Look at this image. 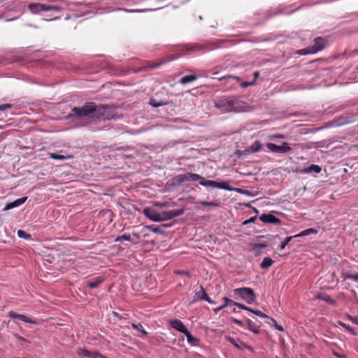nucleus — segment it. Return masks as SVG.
Masks as SVG:
<instances>
[{"label": "nucleus", "mask_w": 358, "mask_h": 358, "mask_svg": "<svg viewBox=\"0 0 358 358\" xmlns=\"http://www.w3.org/2000/svg\"><path fill=\"white\" fill-rule=\"evenodd\" d=\"M66 118L73 120L78 127H85L94 130L92 127L93 124L105 120H118L120 116L116 114L113 107L96 106L90 102L81 107L73 108Z\"/></svg>", "instance_id": "obj_1"}, {"label": "nucleus", "mask_w": 358, "mask_h": 358, "mask_svg": "<svg viewBox=\"0 0 358 358\" xmlns=\"http://www.w3.org/2000/svg\"><path fill=\"white\" fill-rule=\"evenodd\" d=\"M199 181V185L207 187H212V188H218L222 189H225L228 191H232V187H230L228 185L227 182L222 181V182H217L215 180H206L203 177L201 176L193 173H186L185 174H180L176 176L173 178V182L176 185H181L184 182L187 181Z\"/></svg>", "instance_id": "obj_2"}, {"label": "nucleus", "mask_w": 358, "mask_h": 358, "mask_svg": "<svg viewBox=\"0 0 358 358\" xmlns=\"http://www.w3.org/2000/svg\"><path fill=\"white\" fill-rule=\"evenodd\" d=\"M215 107L222 112L240 113L247 110V103L235 98H222L215 101Z\"/></svg>", "instance_id": "obj_3"}, {"label": "nucleus", "mask_w": 358, "mask_h": 358, "mask_svg": "<svg viewBox=\"0 0 358 358\" xmlns=\"http://www.w3.org/2000/svg\"><path fill=\"white\" fill-rule=\"evenodd\" d=\"M232 296L236 299H242L247 303L252 304L257 300V295L254 290L250 287H241L232 291Z\"/></svg>", "instance_id": "obj_4"}, {"label": "nucleus", "mask_w": 358, "mask_h": 358, "mask_svg": "<svg viewBox=\"0 0 358 358\" xmlns=\"http://www.w3.org/2000/svg\"><path fill=\"white\" fill-rule=\"evenodd\" d=\"M28 9L34 14H39L41 12L57 11L60 12L62 8L57 6L45 5L40 3H31L28 5Z\"/></svg>", "instance_id": "obj_5"}, {"label": "nucleus", "mask_w": 358, "mask_h": 358, "mask_svg": "<svg viewBox=\"0 0 358 358\" xmlns=\"http://www.w3.org/2000/svg\"><path fill=\"white\" fill-rule=\"evenodd\" d=\"M325 43V41L322 38H315L314 40V45L312 47L299 50L298 52L299 55H303L316 53L324 48Z\"/></svg>", "instance_id": "obj_6"}, {"label": "nucleus", "mask_w": 358, "mask_h": 358, "mask_svg": "<svg viewBox=\"0 0 358 358\" xmlns=\"http://www.w3.org/2000/svg\"><path fill=\"white\" fill-rule=\"evenodd\" d=\"M144 215L152 222H163L165 221L164 211L159 213L152 208H145L143 210Z\"/></svg>", "instance_id": "obj_7"}, {"label": "nucleus", "mask_w": 358, "mask_h": 358, "mask_svg": "<svg viewBox=\"0 0 358 358\" xmlns=\"http://www.w3.org/2000/svg\"><path fill=\"white\" fill-rule=\"evenodd\" d=\"M267 148L274 153L285 154L291 150V148L289 144L284 142L282 145H278L272 143H268L266 144Z\"/></svg>", "instance_id": "obj_8"}, {"label": "nucleus", "mask_w": 358, "mask_h": 358, "mask_svg": "<svg viewBox=\"0 0 358 358\" xmlns=\"http://www.w3.org/2000/svg\"><path fill=\"white\" fill-rule=\"evenodd\" d=\"M170 325L172 328L176 329L177 331L182 333L186 334V332L188 331L187 327L185 326V324L182 323V321L178 319L172 320L169 322Z\"/></svg>", "instance_id": "obj_9"}, {"label": "nucleus", "mask_w": 358, "mask_h": 358, "mask_svg": "<svg viewBox=\"0 0 358 358\" xmlns=\"http://www.w3.org/2000/svg\"><path fill=\"white\" fill-rule=\"evenodd\" d=\"M259 220L264 223L279 224L280 220L271 214H262L259 217Z\"/></svg>", "instance_id": "obj_10"}, {"label": "nucleus", "mask_w": 358, "mask_h": 358, "mask_svg": "<svg viewBox=\"0 0 358 358\" xmlns=\"http://www.w3.org/2000/svg\"><path fill=\"white\" fill-rule=\"evenodd\" d=\"M8 316L11 318L19 319L20 320L23 321L26 323L36 324V322L34 320L31 319L30 317H27L25 315L18 314L15 312L10 311L8 313Z\"/></svg>", "instance_id": "obj_11"}, {"label": "nucleus", "mask_w": 358, "mask_h": 358, "mask_svg": "<svg viewBox=\"0 0 358 358\" xmlns=\"http://www.w3.org/2000/svg\"><path fill=\"white\" fill-rule=\"evenodd\" d=\"M27 199V196H24L20 199H17L10 203H7L3 208V210H8L10 209L18 207L22 205Z\"/></svg>", "instance_id": "obj_12"}, {"label": "nucleus", "mask_w": 358, "mask_h": 358, "mask_svg": "<svg viewBox=\"0 0 358 358\" xmlns=\"http://www.w3.org/2000/svg\"><path fill=\"white\" fill-rule=\"evenodd\" d=\"M184 210L182 209H176V210H171L169 211H164V215L165 221L169 220L171 219H173L174 217L180 216L183 215Z\"/></svg>", "instance_id": "obj_13"}, {"label": "nucleus", "mask_w": 358, "mask_h": 358, "mask_svg": "<svg viewBox=\"0 0 358 358\" xmlns=\"http://www.w3.org/2000/svg\"><path fill=\"white\" fill-rule=\"evenodd\" d=\"M77 353H78V355H79L80 356L90 357V358H99V357H101V355H100L99 353H98L96 352L89 351V350H83V349H78L77 350Z\"/></svg>", "instance_id": "obj_14"}, {"label": "nucleus", "mask_w": 358, "mask_h": 358, "mask_svg": "<svg viewBox=\"0 0 358 358\" xmlns=\"http://www.w3.org/2000/svg\"><path fill=\"white\" fill-rule=\"evenodd\" d=\"M321 171H322V169L320 166L315 165V164H312L308 167L303 168V169H301L300 171V172L301 173H310L313 172L319 173L321 172Z\"/></svg>", "instance_id": "obj_15"}, {"label": "nucleus", "mask_w": 358, "mask_h": 358, "mask_svg": "<svg viewBox=\"0 0 358 358\" xmlns=\"http://www.w3.org/2000/svg\"><path fill=\"white\" fill-rule=\"evenodd\" d=\"M261 148L262 143L259 141H256L247 150H245V152H257L260 150Z\"/></svg>", "instance_id": "obj_16"}, {"label": "nucleus", "mask_w": 358, "mask_h": 358, "mask_svg": "<svg viewBox=\"0 0 358 358\" xmlns=\"http://www.w3.org/2000/svg\"><path fill=\"white\" fill-rule=\"evenodd\" d=\"M103 278L102 277H96L87 282V286L91 289L97 287L102 282Z\"/></svg>", "instance_id": "obj_17"}, {"label": "nucleus", "mask_w": 358, "mask_h": 358, "mask_svg": "<svg viewBox=\"0 0 358 358\" xmlns=\"http://www.w3.org/2000/svg\"><path fill=\"white\" fill-rule=\"evenodd\" d=\"M131 327H133V329H136V331H138V332L141 333V334L137 335L139 337H143L148 334V332L145 330V329L143 328L142 324L140 323H138V324L132 323Z\"/></svg>", "instance_id": "obj_18"}, {"label": "nucleus", "mask_w": 358, "mask_h": 358, "mask_svg": "<svg viewBox=\"0 0 358 358\" xmlns=\"http://www.w3.org/2000/svg\"><path fill=\"white\" fill-rule=\"evenodd\" d=\"M197 78H198V76L196 75H189V76H185L182 77L180 80L179 82L182 85H186L189 83L196 80Z\"/></svg>", "instance_id": "obj_19"}, {"label": "nucleus", "mask_w": 358, "mask_h": 358, "mask_svg": "<svg viewBox=\"0 0 358 358\" xmlns=\"http://www.w3.org/2000/svg\"><path fill=\"white\" fill-rule=\"evenodd\" d=\"M274 261L270 257H264L260 264V268L262 269H266L272 266Z\"/></svg>", "instance_id": "obj_20"}, {"label": "nucleus", "mask_w": 358, "mask_h": 358, "mask_svg": "<svg viewBox=\"0 0 358 358\" xmlns=\"http://www.w3.org/2000/svg\"><path fill=\"white\" fill-rule=\"evenodd\" d=\"M245 328L249 329L250 331H251L252 332H253L255 334H259V329L257 327L253 325L252 322L250 319L246 320Z\"/></svg>", "instance_id": "obj_21"}, {"label": "nucleus", "mask_w": 358, "mask_h": 358, "mask_svg": "<svg viewBox=\"0 0 358 358\" xmlns=\"http://www.w3.org/2000/svg\"><path fill=\"white\" fill-rule=\"evenodd\" d=\"M132 236L136 238V241H133L131 235L128 234H124L122 235V238H123V241H131L135 244L138 243L139 238H140L139 235L138 234L134 233Z\"/></svg>", "instance_id": "obj_22"}, {"label": "nucleus", "mask_w": 358, "mask_h": 358, "mask_svg": "<svg viewBox=\"0 0 358 358\" xmlns=\"http://www.w3.org/2000/svg\"><path fill=\"white\" fill-rule=\"evenodd\" d=\"M185 51L187 52H193L202 50V47L198 44H189L185 46Z\"/></svg>", "instance_id": "obj_23"}, {"label": "nucleus", "mask_w": 358, "mask_h": 358, "mask_svg": "<svg viewBox=\"0 0 358 358\" xmlns=\"http://www.w3.org/2000/svg\"><path fill=\"white\" fill-rule=\"evenodd\" d=\"M205 295H207L205 289L202 286H200V290L195 293L194 301H203L202 297L205 298Z\"/></svg>", "instance_id": "obj_24"}, {"label": "nucleus", "mask_w": 358, "mask_h": 358, "mask_svg": "<svg viewBox=\"0 0 358 358\" xmlns=\"http://www.w3.org/2000/svg\"><path fill=\"white\" fill-rule=\"evenodd\" d=\"M232 191L231 192H236L237 193H239V194H243V195H246V196H256V194L249 191V190H247V189H241V188H234L232 187Z\"/></svg>", "instance_id": "obj_25"}, {"label": "nucleus", "mask_w": 358, "mask_h": 358, "mask_svg": "<svg viewBox=\"0 0 358 358\" xmlns=\"http://www.w3.org/2000/svg\"><path fill=\"white\" fill-rule=\"evenodd\" d=\"M50 157L51 159H55V160H64L66 159H70L72 157L71 155H63L58 153H50Z\"/></svg>", "instance_id": "obj_26"}, {"label": "nucleus", "mask_w": 358, "mask_h": 358, "mask_svg": "<svg viewBox=\"0 0 358 358\" xmlns=\"http://www.w3.org/2000/svg\"><path fill=\"white\" fill-rule=\"evenodd\" d=\"M317 231L316 229H313V228H309V229L302 231L301 233L295 235V236L303 237V236H308L312 234H317Z\"/></svg>", "instance_id": "obj_27"}, {"label": "nucleus", "mask_w": 358, "mask_h": 358, "mask_svg": "<svg viewBox=\"0 0 358 358\" xmlns=\"http://www.w3.org/2000/svg\"><path fill=\"white\" fill-rule=\"evenodd\" d=\"M185 335L186 336L187 341L189 343L195 345L198 342V339L193 336L189 331H187Z\"/></svg>", "instance_id": "obj_28"}, {"label": "nucleus", "mask_w": 358, "mask_h": 358, "mask_svg": "<svg viewBox=\"0 0 358 358\" xmlns=\"http://www.w3.org/2000/svg\"><path fill=\"white\" fill-rule=\"evenodd\" d=\"M17 236L20 238L25 240H31V236L29 234H27L26 231L21 229L17 231Z\"/></svg>", "instance_id": "obj_29"}, {"label": "nucleus", "mask_w": 358, "mask_h": 358, "mask_svg": "<svg viewBox=\"0 0 358 358\" xmlns=\"http://www.w3.org/2000/svg\"><path fill=\"white\" fill-rule=\"evenodd\" d=\"M228 341L238 349H242L243 346H245L244 343L240 342V343H238L234 338L231 337L228 338Z\"/></svg>", "instance_id": "obj_30"}, {"label": "nucleus", "mask_w": 358, "mask_h": 358, "mask_svg": "<svg viewBox=\"0 0 358 358\" xmlns=\"http://www.w3.org/2000/svg\"><path fill=\"white\" fill-rule=\"evenodd\" d=\"M268 320H271V322H269V324L274 327L277 330L280 331H282L284 329H283V327L281 326V325H279L276 320H274L273 318L272 317H270V318H268Z\"/></svg>", "instance_id": "obj_31"}, {"label": "nucleus", "mask_w": 358, "mask_h": 358, "mask_svg": "<svg viewBox=\"0 0 358 358\" xmlns=\"http://www.w3.org/2000/svg\"><path fill=\"white\" fill-rule=\"evenodd\" d=\"M250 312L254 313L255 315H256L262 318H270L269 316H268L267 315H266L265 313H262V311H260L259 310H255V309L251 308V310H250Z\"/></svg>", "instance_id": "obj_32"}, {"label": "nucleus", "mask_w": 358, "mask_h": 358, "mask_svg": "<svg viewBox=\"0 0 358 358\" xmlns=\"http://www.w3.org/2000/svg\"><path fill=\"white\" fill-rule=\"evenodd\" d=\"M339 324L341 326H342L343 327H344L348 331H349L351 334L352 335H356V331L355 330L351 327L350 326L345 324L344 322H339Z\"/></svg>", "instance_id": "obj_33"}, {"label": "nucleus", "mask_w": 358, "mask_h": 358, "mask_svg": "<svg viewBox=\"0 0 358 358\" xmlns=\"http://www.w3.org/2000/svg\"><path fill=\"white\" fill-rule=\"evenodd\" d=\"M294 238H296V236H293L287 237L285 240L281 243L280 246V250H284L285 247L287 245V244L290 242V241Z\"/></svg>", "instance_id": "obj_34"}, {"label": "nucleus", "mask_w": 358, "mask_h": 358, "mask_svg": "<svg viewBox=\"0 0 358 358\" xmlns=\"http://www.w3.org/2000/svg\"><path fill=\"white\" fill-rule=\"evenodd\" d=\"M179 57H180L179 55H176V57H173L169 58V59L168 60H166V61H162V62H160V63L155 64V65L151 66H150V69H155V68H157V67L160 66L162 64H165L166 62H168V61H173V60H174V59H178Z\"/></svg>", "instance_id": "obj_35"}, {"label": "nucleus", "mask_w": 358, "mask_h": 358, "mask_svg": "<svg viewBox=\"0 0 358 358\" xmlns=\"http://www.w3.org/2000/svg\"><path fill=\"white\" fill-rule=\"evenodd\" d=\"M219 80H239V78L237 77V76H224L222 78H218Z\"/></svg>", "instance_id": "obj_36"}, {"label": "nucleus", "mask_w": 358, "mask_h": 358, "mask_svg": "<svg viewBox=\"0 0 358 358\" xmlns=\"http://www.w3.org/2000/svg\"><path fill=\"white\" fill-rule=\"evenodd\" d=\"M199 204L202 205V206H213V207H216L218 206V203H215V202H208V201H199Z\"/></svg>", "instance_id": "obj_37"}, {"label": "nucleus", "mask_w": 358, "mask_h": 358, "mask_svg": "<svg viewBox=\"0 0 358 358\" xmlns=\"http://www.w3.org/2000/svg\"><path fill=\"white\" fill-rule=\"evenodd\" d=\"M255 84V80H252V81H250V82H242L241 83V86L243 87V88H246L249 86H251V85H253Z\"/></svg>", "instance_id": "obj_38"}, {"label": "nucleus", "mask_w": 358, "mask_h": 358, "mask_svg": "<svg viewBox=\"0 0 358 358\" xmlns=\"http://www.w3.org/2000/svg\"><path fill=\"white\" fill-rule=\"evenodd\" d=\"M12 105L10 103H5L0 105V111H4L7 109L11 108Z\"/></svg>", "instance_id": "obj_39"}, {"label": "nucleus", "mask_w": 358, "mask_h": 358, "mask_svg": "<svg viewBox=\"0 0 358 358\" xmlns=\"http://www.w3.org/2000/svg\"><path fill=\"white\" fill-rule=\"evenodd\" d=\"M232 321L234 324L238 325V326H241V327H245V324L243 323V321L240 320H238V319H236V318H233L232 319Z\"/></svg>", "instance_id": "obj_40"}, {"label": "nucleus", "mask_w": 358, "mask_h": 358, "mask_svg": "<svg viewBox=\"0 0 358 358\" xmlns=\"http://www.w3.org/2000/svg\"><path fill=\"white\" fill-rule=\"evenodd\" d=\"M157 9L158 8H157ZM152 10H156V9H148V8H146V9H138V10H129V12L144 13V12L152 11Z\"/></svg>", "instance_id": "obj_41"}, {"label": "nucleus", "mask_w": 358, "mask_h": 358, "mask_svg": "<svg viewBox=\"0 0 358 358\" xmlns=\"http://www.w3.org/2000/svg\"><path fill=\"white\" fill-rule=\"evenodd\" d=\"M236 307H238L241 309H243V310H246L248 311H250V310H251V308H249V307L246 306L245 305L240 303H238Z\"/></svg>", "instance_id": "obj_42"}, {"label": "nucleus", "mask_w": 358, "mask_h": 358, "mask_svg": "<svg viewBox=\"0 0 358 358\" xmlns=\"http://www.w3.org/2000/svg\"><path fill=\"white\" fill-rule=\"evenodd\" d=\"M255 220H256V217H252L250 219L246 220L245 221H244L243 224L244 225H246V224H248L250 223L254 222L255 221Z\"/></svg>", "instance_id": "obj_43"}, {"label": "nucleus", "mask_w": 358, "mask_h": 358, "mask_svg": "<svg viewBox=\"0 0 358 358\" xmlns=\"http://www.w3.org/2000/svg\"><path fill=\"white\" fill-rule=\"evenodd\" d=\"M148 228L152 232L154 233H159V229L157 227H155V226H149L148 227Z\"/></svg>", "instance_id": "obj_44"}, {"label": "nucleus", "mask_w": 358, "mask_h": 358, "mask_svg": "<svg viewBox=\"0 0 358 358\" xmlns=\"http://www.w3.org/2000/svg\"><path fill=\"white\" fill-rule=\"evenodd\" d=\"M225 306L224 305H222L219 307H217L213 309V311L215 314L218 313L221 310H222L223 308H224Z\"/></svg>", "instance_id": "obj_45"}, {"label": "nucleus", "mask_w": 358, "mask_h": 358, "mask_svg": "<svg viewBox=\"0 0 358 358\" xmlns=\"http://www.w3.org/2000/svg\"><path fill=\"white\" fill-rule=\"evenodd\" d=\"M205 298L202 297V299H203V301H206L209 303H215V302L213 300H211V299L208 295H205Z\"/></svg>", "instance_id": "obj_46"}, {"label": "nucleus", "mask_w": 358, "mask_h": 358, "mask_svg": "<svg viewBox=\"0 0 358 358\" xmlns=\"http://www.w3.org/2000/svg\"><path fill=\"white\" fill-rule=\"evenodd\" d=\"M228 303H229V306H236L238 304V302H236L231 299H230L229 301H228Z\"/></svg>", "instance_id": "obj_47"}, {"label": "nucleus", "mask_w": 358, "mask_h": 358, "mask_svg": "<svg viewBox=\"0 0 358 358\" xmlns=\"http://www.w3.org/2000/svg\"><path fill=\"white\" fill-rule=\"evenodd\" d=\"M350 280L358 282V274H352V277H350Z\"/></svg>", "instance_id": "obj_48"}, {"label": "nucleus", "mask_w": 358, "mask_h": 358, "mask_svg": "<svg viewBox=\"0 0 358 358\" xmlns=\"http://www.w3.org/2000/svg\"><path fill=\"white\" fill-rule=\"evenodd\" d=\"M350 320H351V321H352L353 323H355V324H357V325H358V316H356V317H352L350 318Z\"/></svg>", "instance_id": "obj_49"}, {"label": "nucleus", "mask_w": 358, "mask_h": 358, "mask_svg": "<svg viewBox=\"0 0 358 358\" xmlns=\"http://www.w3.org/2000/svg\"><path fill=\"white\" fill-rule=\"evenodd\" d=\"M230 299H228L227 297H224L223 298V301H224V303L223 304L225 307L227 306H229V303L228 301H229Z\"/></svg>", "instance_id": "obj_50"}, {"label": "nucleus", "mask_w": 358, "mask_h": 358, "mask_svg": "<svg viewBox=\"0 0 358 358\" xmlns=\"http://www.w3.org/2000/svg\"><path fill=\"white\" fill-rule=\"evenodd\" d=\"M266 247V245L264 244V243H258V244H256L255 248H264Z\"/></svg>", "instance_id": "obj_51"}, {"label": "nucleus", "mask_w": 358, "mask_h": 358, "mask_svg": "<svg viewBox=\"0 0 358 358\" xmlns=\"http://www.w3.org/2000/svg\"><path fill=\"white\" fill-rule=\"evenodd\" d=\"M352 274L346 273L344 274V278L345 279H350V277H352Z\"/></svg>", "instance_id": "obj_52"}, {"label": "nucleus", "mask_w": 358, "mask_h": 358, "mask_svg": "<svg viewBox=\"0 0 358 358\" xmlns=\"http://www.w3.org/2000/svg\"><path fill=\"white\" fill-rule=\"evenodd\" d=\"M253 75H254V78H255L254 80H255V81H256V80H257V79L259 78V72L255 71V72L254 73V74H253Z\"/></svg>", "instance_id": "obj_53"}, {"label": "nucleus", "mask_w": 358, "mask_h": 358, "mask_svg": "<svg viewBox=\"0 0 358 358\" xmlns=\"http://www.w3.org/2000/svg\"><path fill=\"white\" fill-rule=\"evenodd\" d=\"M122 241H123V238H122V236H119L116 237L115 239V242H121Z\"/></svg>", "instance_id": "obj_54"}, {"label": "nucleus", "mask_w": 358, "mask_h": 358, "mask_svg": "<svg viewBox=\"0 0 358 358\" xmlns=\"http://www.w3.org/2000/svg\"><path fill=\"white\" fill-rule=\"evenodd\" d=\"M334 355L339 358H346L345 355H341L337 352H334Z\"/></svg>", "instance_id": "obj_55"}, {"label": "nucleus", "mask_w": 358, "mask_h": 358, "mask_svg": "<svg viewBox=\"0 0 358 358\" xmlns=\"http://www.w3.org/2000/svg\"><path fill=\"white\" fill-rule=\"evenodd\" d=\"M151 104L154 106V107H159L160 106H162V103H157V104H154L153 102H151Z\"/></svg>", "instance_id": "obj_56"}, {"label": "nucleus", "mask_w": 358, "mask_h": 358, "mask_svg": "<svg viewBox=\"0 0 358 358\" xmlns=\"http://www.w3.org/2000/svg\"><path fill=\"white\" fill-rule=\"evenodd\" d=\"M180 273H182V274L185 273L187 275H189V273L187 271H181V272H180Z\"/></svg>", "instance_id": "obj_57"}, {"label": "nucleus", "mask_w": 358, "mask_h": 358, "mask_svg": "<svg viewBox=\"0 0 358 358\" xmlns=\"http://www.w3.org/2000/svg\"><path fill=\"white\" fill-rule=\"evenodd\" d=\"M325 301H328L329 300H331L330 297L329 296H327L326 299H324Z\"/></svg>", "instance_id": "obj_58"}, {"label": "nucleus", "mask_w": 358, "mask_h": 358, "mask_svg": "<svg viewBox=\"0 0 358 358\" xmlns=\"http://www.w3.org/2000/svg\"><path fill=\"white\" fill-rule=\"evenodd\" d=\"M232 311H233V312H234V313H236V308H233V310H232Z\"/></svg>", "instance_id": "obj_59"}, {"label": "nucleus", "mask_w": 358, "mask_h": 358, "mask_svg": "<svg viewBox=\"0 0 358 358\" xmlns=\"http://www.w3.org/2000/svg\"><path fill=\"white\" fill-rule=\"evenodd\" d=\"M133 241H136V238L134 237L132 238Z\"/></svg>", "instance_id": "obj_60"}, {"label": "nucleus", "mask_w": 358, "mask_h": 358, "mask_svg": "<svg viewBox=\"0 0 358 358\" xmlns=\"http://www.w3.org/2000/svg\"><path fill=\"white\" fill-rule=\"evenodd\" d=\"M20 339L22 341H26L24 338H20Z\"/></svg>", "instance_id": "obj_61"}]
</instances>
